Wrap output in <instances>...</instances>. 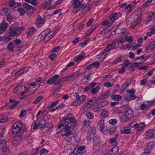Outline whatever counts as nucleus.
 <instances>
[{"instance_id": "nucleus-1", "label": "nucleus", "mask_w": 155, "mask_h": 155, "mask_svg": "<svg viewBox=\"0 0 155 155\" xmlns=\"http://www.w3.org/2000/svg\"><path fill=\"white\" fill-rule=\"evenodd\" d=\"M60 123H61L58 125L57 128L60 129L62 127H63L64 133L61 134L62 137L72 135L73 132L70 130V127L73 128L77 124V121L72 114H69L67 117H63L60 120Z\"/></svg>"}, {"instance_id": "nucleus-2", "label": "nucleus", "mask_w": 155, "mask_h": 155, "mask_svg": "<svg viewBox=\"0 0 155 155\" xmlns=\"http://www.w3.org/2000/svg\"><path fill=\"white\" fill-rule=\"evenodd\" d=\"M18 22H15L9 27V31L10 36H15L17 35V33L20 34L24 30V28L21 26L18 27Z\"/></svg>"}, {"instance_id": "nucleus-3", "label": "nucleus", "mask_w": 155, "mask_h": 155, "mask_svg": "<svg viewBox=\"0 0 155 155\" xmlns=\"http://www.w3.org/2000/svg\"><path fill=\"white\" fill-rule=\"evenodd\" d=\"M22 125L19 122L14 123L12 126V133L14 134H22L24 131V130L22 128Z\"/></svg>"}, {"instance_id": "nucleus-4", "label": "nucleus", "mask_w": 155, "mask_h": 155, "mask_svg": "<svg viewBox=\"0 0 155 155\" xmlns=\"http://www.w3.org/2000/svg\"><path fill=\"white\" fill-rule=\"evenodd\" d=\"M54 35V34H51V32L48 29L45 30L41 34V35L44 38V41L45 42H47L50 40Z\"/></svg>"}, {"instance_id": "nucleus-5", "label": "nucleus", "mask_w": 155, "mask_h": 155, "mask_svg": "<svg viewBox=\"0 0 155 155\" xmlns=\"http://www.w3.org/2000/svg\"><path fill=\"white\" fill-rule=\"evenodd\" d=\"M124 114L128 119H131L134 115L133 111L130 107H126L124 109Z\"/></svg>"}, {"instance_id": "nucleus-6", "label": "nucleus", "mask_w": 155, "mask_h": 155, "mask_svg": "<svg viewBox=\"0 0 155 155\" xmlns=\"http://www.w3.org/2000/svg\"><path fill=\"white\" fill-rule=\"evenodd\" d=\"M58 75H54L52 77L49 78L47 81V82L49 84H53L54 85L57 84L59 83V80H58Z\"/></svg>"}, {"instance_id": "nucleus-7", "label": "nucleus", "mask_w": 155, "mask_h": 155, "mask_svg": "<svg viewBox=\"0 0 155 155\" xmlns=\"http://www.w3.org/2000/svg\"><path fill=\"white\" fill-rule=\"evenodd\" d=\"M145 136L147 138L151 139L155 137V130L153 129H150L145 132Z\"/></svg>"}, {"instance_id": "nucleus-8", "label": "nucleus", "mask_w": 155, "mask_h": 155, "mask_svg": "<svg viewBox=\"0 0 155 155\" xmlns=\"http://www.w3.org/2000/svg\"><path fill=\"white\" fill-rule=\"evenodd\" d=\"M74 76V73L72 74L71 75H68L65 77H63L59 79V82L60 83L67 81H70L71 78Z\"/></svg>"}, {"instance_id": "nucleus-9", "label": "nucleus", "mask_w": 155, "mask_h": 155, "mask_svg": "<svg viewBox=\"0 0 155 155\" xmlns=\"http://www.w3.org/2000/svg\"><path fill=\"white\" fill-rule=\"evenodd\" d=\"M73 5L74 7H77L78 6L82 8L84 5V2H80L79 0H73Z\"/></svg>"}, {"instance_id": "nucleus-10", "label": "nucleus", "mask_w": 155, "mask_h": 155, "mask_svg": "<svg viewBox=\"0 0 155 155\" xmlns=\"http://www.w3.org/2000/svg\"><path fill=\"white\" fill-rule=\"evenodd\" d=\"M53 0H48V2H46L43 4V6L46 9H52L54 6H51L50 3L53 2Z\"/></svg>"}, {"instance_id": "nucleus-11", "label": "nucleus", "mask_w": 155, "mask_h": 155, "mask_svg": "<svg viewBox=\"0 0 155 155\" xmlns=\"http://www.w3.org/2000/svg\"><path fill=\"white\" fill-rule=\"evenodd\" d=\"M119 15L116 13H114L110 14L109 16V19L112 21V23H113L114 21L118 18Z\"/></svg>"}, {"instance_id": "nucleus-12", "label": "nucleus", "mask_w": 155, "mask_h": 155, "mask_svg": "<svg viewBox=\"0 0 155 155\" xmlns=\"http://www.w3.org/2000/svg\"><path fill=\"white\" fill-rule=\"evenodd\" d=\"M0 25V30L2 31H5L8 26V24L4 21H3Z\"/></svg>"}, {"instance_id": "nucleus-13", "label": "nucleus", "mask_w": 155, "mask_h": 155, "mask_svg": "<svg viewBox=\"0 0 155 155\" xmlns=\"http://www.w3.org/2000/svg\"><path fill=\"white\" fill-rule=\"evenodd\" d=\"M44 23V20L41 17L37 18L36 22V25L38 27H40L41 25Z\"/></svg>"}, {"instance_id": "nucleus-14", "label": "nucleus", "mask_w": 155, "mask_h": 155, "mask_svg": "<svg viewBox=\"0 0 155 155\" xmlns=\"http://www.w3.org/2000/svg\"><path fill=\"white\" fill-rule=\"evenodd\" d=\"M125 99L127 101L132 100L135 99L136 97L134 94H126L124 96Z\"/></svg>"}, {"instance_id": "nucleus-15", "label": "nucleus", "mask_w": 155, "mask_h": 155, "mask_svg": "<svg viewBox=\"0 0 155 155\" xmlns=\"http://www.w3.org/2000/svg\"><path fill=\"white\" fill-rule=\"evenodd\" d=\"M155 20L154 14L152 12L147 17L145 20V22L147 24L150 21H153Z\"/></svg>"}, {"instance_id": "nucleus-16", "label": "nucleus", "mask_w": 155, "mask_h": 155, "mask_svg": "<svg viewBox=\"0 0 155 155\" xmlns=\"http://www.w3.org/2000/svg\"><path fill=\"white\" fill-rule=\"evenodd\" d=\"M23 7L26 10H28L32 9V12H34L35 11V8L33 7L28 4L26 3H24L23 5Z\"/></svg>"}, {"instance_id": "nucleus-17", "label": "nucleus", "mask_w": 155, "mask_h": 155, "mask_svg": "<svg viewBox=\"0 0 155 155\" xmlns=\"http://www.w3.org/2000/svg\"><path fill=\"white\" fill-rule=\"evenodd\" d=\"M100 87L99 86H96L95 87H91L90 91L92 95H94L97 93L99 90Z\"/></svg>"}, {"instance_id": "nucleus-18", "label": "nucleus", "mask_w": 155, "mask_h": 155, "mask_svg": "<svg viewBox=\"0 0 155 155\" xmlns=\"http://www.w3.org/2000/svg\"><path fill=\"white\" fill-rule=\"evenodd\" d=\"M154 146V143L153 141H151L149 142L147 146V148L145 149L150 152L152 150V148Z\"/></svg>"}, {"instance_id": "nucleus-19", "label": "nucleus", "mask_w": 155, "mask_h": 155, "mask_svg": "<svg viewBox=\"0 0 155 155\" xmlns=\"http://www.w3.org/2000/svg\"><path fill=\"white\" fill-rule=\"evenodd\" d=\"M45 117H44L39 122V126L40 128H43L45 127L46 124V121L44 119Z\"/></svg>"}, {"instance_id": "nucleus-20", "label": "nucleus", "mask_w": 155, "mask_h": 155, "mask_svg": "<svg viewBox=\"0 0 155 155\" xmlns=\"http://www.w3.org/2000/svg\"><path fill=\"white\" fill-rule=\"evenodd\" d=\"M27 71L28 68L26 67H25L17 71L15 73V74L18 76H19L26 73Z\"/></svg>"}, {"instance_id": "nucleus-21", "label": "nucleus", "mask_w": 155, "mask_h": 155, "mask_svg": "<svg viewBox=\"0 0 155 155\" xmlns=\"http://www.w3.org/2000/svg\"><path fill=\"white\" fill-rule=\"evenodd\" d=\"M87 132L90 134L95 135L96 133V129L94 127H90L88 129Z\"/></svg>"}, {"instance_id": "nucleus-22", "label": "nucleus", "mask_w": 155, "mask_h": 155, "mask_svg": "<svg viewBox=\"0 0 155 155\" xmlns=\"http://www.w3.org/2000/svg\"><path fill=\"white\" fill-rule=\"evenodd\" d=\"M62 86V84H60L59 87L57 88L56 89L53 91V94L54 97H58V94L59 92V90Z\"/></svg>"}, {"instance_id": "nucleus-23", "label": "nucleus", "mask_w": 155, "mask_h": 155, "mask_svg": "<svg viewBox=\"0 0 155 155\" xmlns=\"http://www.w3.org/2000/svg\"><path fill=\"white\" fill-rule=\"evenodd\" d=\"M104 121L103 120L97 123V127L99 130L102 131L104 129Z\"/></svg>"}, {"instance_id": "nucleus-24", "label": "nucleus", "mask_w": 155, "mask_h": 155, "mask_svg": "<svg viewBox=\"0 0 155 155\" xmlns=\"http://www.w3.org/2000/svg\"><path fill=\"white\" fill-rule=\"evenodd\" d=\"M84 52H83L81 53V54H80L78 56L75 57L74 58V60L75 61L77 62L82 59L84 57L85 55V54H84Z\"/></svg>"}, {"instance_id": "nucleus-25", "label": "nucleus", "mask_w": 155, "mask_h": 155, "mask_svg": "<svg viewBox=\"0 0 155 155\" xmlns=\"http://www.w3.org/2000/svg\"><path fill=\"white\" fill-rule=\"evenodd\" d=\"M10 12L8 8H4L0 11L1 14L3 16H6L8 13H10Z\"/></svg>"}, {"instance_id": "nucleus-26", "label": "nucleus", "mask_w": 155, "mask_h": 155, "mask_svg": "<svg viewBox=\"0 0 155 155\" xmlns=\"http://www.w3.org/2000/svg\"><path fill=\"white\" fill-rule=\"evenodd\" d=\"M101 141L100 137L98 136H95L93 139V143L97 145L99 144Z\"/></svg>"}, {"instance_id": "nucleus-27", "label": "nucleus", "mask_w": 155, "mask_h": 155, "mask_svg": "<svg viewBox=\"0 0 155 155\" xmlns=\"http://www.w3.org/2000/svg\"><path fill=\"white\" fill-rule=\"evenodd\" d=\"M111 99H113V100L115 101L118 102L121 99V96L119 95H113L111 96Z\"/></svg>"}, {"instance_id": "nucleus-28", "label": "nucleus", "mask_w": 155, "mask_h": 155, "mask_svg": "<svg viewBox=\"0 0 155 155\" xmlns=\"http://www.w3.org/2000/svg\"><path fill=\"white\" fill-rule=\"evenodd\" d=\"M16 134V135L15 136L13 140L18 142H20L23 138L21 136V134L17 133Z\"/></svg>"}, {"instance_id": "nucleus-29", "label": "nucleus", "mask_w": 155, "mask_h": 155, "mask_svg": "<svg viewBox=\"0 0 155 155\" xmlns=\"http://www.w3.org/2000/svg\"><path fill=\"white\" fill-rule=\"evenodd\" d=\"M137 130L138 131H140L141 130H142L145 127V123H140L139 124H137Z\"/></svg>"}, {"instance_id": "nucleus-30", "label": "nucleus", "mask_w": 155, "mask_h": 155, "mask_svg": "<svg viewBox=\"0 0 155 155\" xmlns=\"http://www.w3.org/2000/svg\"><path fill=\"white\" fill-rule=\"evenodd\" d=\"M154 44H155V42H154L153 41L150 43L146 46V49L147 50H150L154 48H153L154 47Z\"/></svg>"}, {"instance_id": "nucleus-31", "label": "nucleus", "mask_w": 155, "mask_h": 155, "mask_svg": "<svg viewBox=\"0 0 155 155\" xmlns=\"http://www.w3.org/2000/svg\"><path fill=\"white\" fill-rule=\"evenodd\" d=\"M101 107L100 104L98 103L94 107L93 110L95 112L98 113L100 111V110Z\"/></svg>"}, {"instance_id": "nucleus-32", "label": "nucleus", "mask_w": 155, "mask_h": 155, "mask_svg": "<svg viewBox=\"0 0 155 155\" xmlns=\"http://www.w3.org/2000/svg\"><path fill=\"white\" fill-rule=\"evenodd\" d=\"M122 55L120 54H118L117 58L112 62L113 64H115L122 61Z\"/></svg>"}, {"instance_id": "nucleus-33", "label": "nucleus", "mask_w": 155, "mask_h": 155, "mask_svg": "<svg viewBox=\"0 0 155 155\" xmlns=\"http://www.w3.org/2000/svg\"><path fill=\"white\" fill-rule=\"evenodd\" d=\"M130 120L126 118L124 114V115H121L120 117V121L121 122L123 123L126 122L129 120Z\"/></svg>"}, {"instance_id": "nucleus-34", "label": "nucleus", "mask_w": 155, "mask_h": 155, "mask_svg": "<svg viewBox=\"0 0 155 155\" xmlns=\"http://www.w3.org/2000/svg\"><path fill=\"white\" fill-rule=\"evenodd\" d=\"M43 98V96L40 95L39 96L35 99L33 102V103L35 104L38 103Z\"/></svg>"}, {"instance_id": "nucleus-35", "label": "nucleus", "mask_w": 155, "mask_h": 155, "mask_svg": "<svg viewBox=\"0 0 155 155\" xmlns=\"http://www.w3.org/2000/svg\"><path fill=\"white\" fill-rule=\"evenodd\" d=\"M92 4V3H89L88 4H86L84 7L82 8L84 10H85V8H86L85 12H86L87 11H89L91 8V6Z\"/></svg>"}, {"instance_id": "nucleus-36", "label": "nucleus", "mask_w": 155, "mask_h": 155, "mask_svg": "<svg viewBox=\"0 0 155 155\" xmlns=\"http://www.w3.org/2000/svg\"><path fill=\"white\" fill-rule=\"evenodd\" d=\"M59 101H56L55 102H53V103H51V104H49L47 106L48 108H51L53 107L54 106L58 104Z\"/></svg>"}, {"instance_id": "nucleus-37", "label": "nucleus", "mask_w": 155, "mask_h": 155, "mask_svg": "<svg viewBox=\"0 0 155 155\" xmlns=\"http://www.w3.org/2000/svg\"><path fill=\"white\" fill-rule=\"evenodd\" d=\"M36 30L33 27H31L29 29V31L28 32V34L29 35H32L36 31Z\"/></svg>"}, {"instance_id": "nucleus-38", "label": "nucleus", "mask_w": 155, "mask_h": 155, "mask_svg": "<svg viewBox=\"0 0 155 155\" xmlns=\"http://www.w3.org/2000/svg\"><path fill=\"white\" fill-rule=\"evenodd\" d=\"M17 10L21 16L23 15L25 13V11L23 8H19Z\"/></svg>"}, {"instance_id": "nucleus-39", "label": "nucleus", "mask_w": 155, "mask_h": 155, "mask_svg": "<svg viewBox=\"0 0 155 155\" xmlns=\"http://www.w3.org/2000/svg\"><path fill=\"white\" fill-rule=\"evenodd\" d=\"M131 130L129 129H126L120 131V133L122 134H129L131 133Z\"/></svg>"}, {"instance_id": "nucleus-40", "label": "nucleus", "mask_w": 155, "mask_h": 155, "mask_svg": "<svg viewBox=\"0 0 155 155\" xmlns=\"http://www.w3.org/2000/svg\"><path fill=\"white\" fill-rule=\"evenodd\" d=\"M94 135L93 134H90L88 132H87V139L88 141H90L91 139L93 138Z\"/></svg>"}, {"instance_id": "nucleus-41", "label": "nucleus", "mask_w": 155, "mask_h": 155, "mask_svg": "<svg viewBox=\"0 0 155 155\" xmlns=\"http://www.w3.org/2000/svg\"><path fill=\"white\" fill-rule=\"evenodd\" d=\"M110 91L109 90L107 91L106 92H105L104 94L102 95V97H103V99H104L107 98L110 95Z\"/></svg>"}, {"instance_id": "nucleus-42", "label": "nucleus", "mask_w": 155, "mask_h": 155, "mask_svg": "<svg viewBox=\"0 0 155 155\" xmlns=\"http://www.w3.org/2000/svg\"><path fill=\"white\" fill-rule=\"evenodd\" d=\"M132 10V5H129L125 7V11L126 12H128L131 11Z\"/></svg>"}, {"instance_id": "nucleus-43", "label": "nucleus", "mask_w": 155, "mask_h": 155, "mask_svg": "<svg viewBox=\"0 0 155 155\" xmlns=\"http://www.w3.org/2000/svg\"><path fill=\"white\" fill-rule=\"evenodd\" d=\"M90 121L89 120H85L83 122L84 126L86 127H88L90 125Z\"/></svg>"}, {"instance_id": "nucleus-44", "label": "nucleus", "mask_w": 155, "mask_h": 155, "mask_svg": "<svg viewBox=\"0 0 155 155\" xmlns=\"http://www.w3.org/2000/svg\"><path fill=\"white\" fill-rule=\"evenodd\" d=\"M101 115L104 117H107L109 115V113L107 111L104 110L101 113Z\"/></svg>"}, {"instance_id": "nucleus-45", "label": "nucleus", "mask_w": 155, "mask_h": 155, "mask_svg": "<svg viewBox=\"0 0 155 155\" xmlns=\"http://www.w3.org/2000/svg\"><path fill=\"white\" fill-rule=\"evenodd\" d=\"M20 101H15V102L13 104L10 106V108L11 109H13L14 108V107L15 106H16L18 104L20 103Z\"/></svg>"}, {"instance_id": "nucleus-46", "label": "nucleus", "mask_w": 155, "mask_h": 155, "mask_svg": "<svg viewBox=\"0 0 155 155\" xmlns=\"http://www.w3.org/2000/svg\"><path fill=\"white\" fill-rule=\"evenodd\" d=\"M65 136L64 137L65 141L70 143L69 144H70L72 141V139L71 137H69V136Z\"/></svg>"}, {"instance_id": "nucleus-47", "label": "nucleus", "mask_w": 155, "mask_h": 155, "mask_svg": "<svg viewBox=\"0 0 155 155\" xmlns=\"http://www.w3.org/2000/svg\"><path fill=\"white\" fill-rule=\"evenodd\" d=\"M26 114V112L25 110H21L20 114L19 115V117H20L22 118L24 117Z\"/></svg>"}, {"instance_id": "nucleus-48", "label": "nucleus", "mask_w": 155, "mask_h": 155, "mask_svg": "<svg viewBox=\"0 0 155 155\" xmlns=\"http://www.w3.org/2000/svg\"><path fill=\"white\" fill-rule=\"evenodd\" d=\"M22 87L21 85H18L15 87L13 90V91L14 93H16L19 90V88H21Z\"/></svg>"}, {"instance_id": "nucleus-49", "label": "nucleus", "mask_w": 155, "mask_h": 155, "mask_svg": "<svg viewBox=\"0 0 155 155\" xmlns=\"http://www.w3.org/2000/svg\"><path fill=\"white\" fill-rule=\"evenodd\" d=\"M113 112L115 114H121L122 113V111L117 109L116 108L113 110Z\"/></svg>"}, {"instance_id": "nucleus-50", "label": "nucleus", "mask_w": 155, "mask_h": 155, "mask_svg": "<svg viewBox=\"0 0 155 155\" xmlns=\"http://www.w3.org/2000/svg\"><path fill=\"white\" fill-rule=\"evenodd\" d=\"M114 48H107H107L104 49L103 51L101 53V55H103L105 54H106L107 52H108L111 50L114 49Z\"/></svg>"}, {"instance_id": "nucleus-51", "label": "nucleus", "mask_w": 155, "mask_h": 155, "mask_svg": "<svg viewBox=\"0 0 155 155\" xmlns=\"http://www.w3.org/2000/svg\"><path fill=\"white\" fill-rule=\"evenodd\" d=\"M14 45L13 43L10 42V43L7 45V48L9 50L13 51L14 48Z\"/></svg>"}, {"instance_id": "nucleus-52", "label": "nucleus", "mask_w": 155, "mask_h": 155, "mask_svg": "<svg viewBox=\"0 0 155 155\" xmlns=\"http://www.w3.org/2000/svg\"><path fill=\"white\" fill-rule=\"evenodd\" d=\"M48 153V151L47 150L43 148L41 150L40 155H46Z\"/></svg>"}, {"instance_id": "nucleus-53", "label": "nucleus", "mask_w": 155, "mask_h": 155, "mask_svg": "<svg viewBox=\"0 0 155 155\" xmlns=\"http://www.w3.org/2000/svg\"><path fill=\"white\" fill-rule=\"evenodd\" d=\"M86 116L87 118L89 119H93L94 117L93 114L91 112H89L87 113L86 114Z\"/></svg>"}, {"instance_id": "nucleus-54", "label": "nucleus", "mask_w": 155, "mask_h": 155, "mask_svg": "<svg viewBox=\"0 0 155 155\" xmlns=\"http://www.w3.org/2000/svg\"><path fill=\"white\" fill-rule=\"evenodd\" d=\"M125 39L127 42H132L133 40V38L130 36H126L125 37Z\"/></svg>"}, {"instance_id": "nucleus-55", "label": "nucleus", "mask_w": 155, "mask_h": 155, "mask_svg": "<svg viewBox=\"0 0 155 155\" xmlns=\"http://www.w3.org/2000/svg\"><path fill=\"white\" fill-rule=\"evenodd\" d=\"M80 104H81V103L79 101V100H77L75 101L72 102V103L71 105L72 106H75L78 105H80Z\"/></svg>"}, {"instance_id": "nucleus-56", "label": "nucleus", "mask_w": 155, "mask_h": 155, "mask_svg": "<svg viewBox=\"0 0 155 155\" xmlns=\"http://www.w3.org/2000/svg\"><path fill=\"white\" fill-rule=\"evenodd\" d=\"M111 30V29H107L105 30L101 31L100 33L102 35H105L108 33Z\"/></svg>"}, {"instance_id": "nucleus-57", "label": "nucleus", "mask_w": 155, "mask_h": 155, "mask_svg": "<svg viewBox=\"0 0 155 155\" xmlns=\"http://www.w3.org/2000/svg\"><path fill=\"white\" fill-rule=\"evenodd\" d=\"M113 153L114 154L116 153L118 151L119 148L117 146H115L113 147L112 149H111Z\"/></svg>"}, {"instance_id": "nucleus-58", "label": "nucleus", "mask_w": 155, "mask_h": 155, "mask_svg": "<svg viewBox=\"0 0 155 155\" xmlns=\"http://www.w3.org/2000/svg\"><path fill=\"white\" fill-rule=\"evenodd\" d=\"M99 104H100V106L101 107L106 106L108 104V102L107 101H104L102 102H100Z\"/></svg>"}, {"instance_id": "nucleus-59", "label": "nucleus", "mask_w": 155, "mask_h": 155, "mask_svg": "<svg viewBox=\"0 0 155 155\" xmlns=\"http://www.w3.org/2000/svg\"><path fill=\"white\" fill-rule=\"evenodd\" d=\"M85 147L84 146H79L77 150V152H84L83 150L85 149Z\"/></svg>"}, {"instance_id": "nucleus-60", "label": "nucleus", "mask_w": 155, "mask_h": 155, "mask_svg": "<svg viewBox=\"0 0 155 155\" xmlns=\"http://www.w3.org/2000/svg\"><path fill=\"white\" fill-rule=\"evenodd\" d=\"M6 16V18H7V20L8 21H11L12 19V15L11 12H10V13H8Z\"/></svg>"}, {"instance_id": "nucleus-61", "label": "nucleus", "mask_w": 155, "mask_h": 155, "mask_svg": "<svg viewBox=\"0 0 155 155\" xmlns=\"http://www.w3.org/2000/svg\"><path fill=\"white\" fill-rule=\"evenodd\" d=\"M33 125H34L33 128L34 130L37 129L38 127H39V124H38L35 121H34L32 123L31 126H32Z\"/></svg>"}, {"instance_id": "nucleus-62", "label": "nucleus", "mask_w": 155, "mask_h": 155, "mask_svg": "<svg viewBox=\"0 0 155 155\" xmlns=\"http://www.w3.org/2000/svg\"><path fill=\"white\" fill-rule=\"evenodd\" d=\"M5 137L3 134L1 133L0 134V145L2 143V142L4 141Z\"/></svg>"}, {"instance_id": "nucleus-63", "label": "nucleus", "mask_w": 155, "mask_h": 155, "mask_svg": "<svg viewBox=\"0 0 155 155\" xmlns=\"http://www.w3.org/2000/svg\"><path fill=\"white\" fill-rule=\"evenodd\" d=\"M139 24V22H138L137 21H136L131 24L130 25V27L132 28H134L135 26H136L138 24Z\"/></svg>"}, {"instance_id": "nucleus-64", "label": "nucleus", "mask_w": 155, "mask_h": 155, "mask_svg": "<svg viewBox=\"0 0 155 155\" xmlns=\"http://www.w3.org/2000/svg\"><path fill=\"white\" fill-rule=\"evenodd\" d=\"M92 64L93 67H94L95 68H97L100 66V63L97 61L95 62Z\"/></svg>"}]
</instances>
